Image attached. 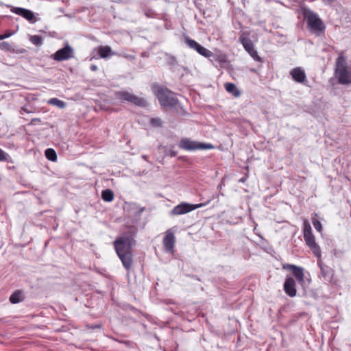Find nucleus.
Masks as SVG:
<instances>
[{"label": "nucleus", "instance_id": "nucleus-3", "mask_svg": "<svg viewBox=\"0 0 351 351\" xmlns=\"http://www.w3.org/2000/svg\"><path fill=\"white\" fill-rule=\"evenodd\" d=\"M178 147L186 151H195L197 149H211L215 147L211 143H206L192 141L188 138H182L179 143Z\"/></svg>", "mask_w": 351, "mask_h": 351}, {"label": "nucleus", "instance_id": "nucleus-34", "mask_svg": "<svg viewBox=\"0 0 351 351\" xmlns=\"http://www.w3.org/2000/svg\"><path fill=\"white\" fill-rule=\"evenodd\" d=\"M11 35H12V33H10V32L5 33L4 34H1L0 35V40L7 38L10 37Z\"/></svg>", "mask_w": 351, "mask_h": 351}, {"label": "nucleus", "instance_id": "nucleus-30", "mask_svg": "<svg viewBox=\"0 0 351 351\" xmlns=\"http://www.w3.org/2000/svg\"><path fill=\"white\" fill-rule=\"evenodd\" d=\"M10 158L9 154L5 153L0 148V161H8Z\"/></svg>", "mask_w": 351, "mask_h": 351}, {"label": "nucleus", "instance_id": "nucleus-36", "mask_svg": "<svg viewBox=\"0 0 351 351\" xmlns=\"http://www.w3.org/2000/svg\"><path fill=\"white\" fill-rule=\"evenodd\" d=\"M21 110H23V111H24V112H27V113H31V112H32V110H29L27 108V106H25L21 108Z\"/></svg>", "mask_w": 351, "mask_h": 351}, {"label": "nucleus", "instance_id": "nucleus-31", "mask_svg": "<svg viewBox=\"0 0 351 351\" xmlns=\"http://www.w3.org/2000/svg\"><path fill=\"white\" fill-rule=\"evenodd\" d=\"M119 56H121V57H123L129 60H135L136 57L134 55H132V54H128V53H121L119 54H118Z\"/></svg>", "mask_w": 351, "mask_h": 351}, {"label": "nucleus", "instance_id": "nucleus-35", "mask_svg": "<svg viewBox=\"0 0 351 351\" xmlns=\"http://www.w3.org/2000/svg\"><path fill=\"white\" fill-rule=\"evenodd\" d=\"M41 123V120H40V119H39V118H34V119H32L31 120V123H31L32 125H33V124H36V123Z\"/></svg>", "mask_w": 351, "mask_h": 351}, {"label": "nucleus", "instance_id": "nucleus-40", "mask_svg": "<svg viewBox=\"0 0 351 351\" xmlns=\"http://www.w3.org/2000/svg\"><path fill=\"white\" fill-rule=\"evenodd\" d=\"M244 181H245V178H241V179L239 180V182H243Z\"/></svg>", "mask_w": 351, "mask_h": 351}, {"label": "nucleus", "instance_id": "nucleus-25", "mask_svg": "<svg viewBox=\"0 0 351 351\" xmlns=\"http://www.w3.org/2000/svg\"><path fill=\"white\" fill-rule=\"evenodd\" d=\"M30 41L36 46H40L43 44L41 36L38 35L32 36L30 37Z\"/></svg>", "mask_w": 351, "mask_h": 351}, {"label": "nucleus", "instance_id": "nucleus-16", "mask_svg": "<svg viewBox=\"0 0 351 351\" xmlns=\"http://www.w3.org/2000/svg\"><path fill=\"white\" fill-rule=\"evenodd\" d=\"M296 283L295 280L291 277H287L284 283V290L287 295L290 297L296 295Z\"/></svg>", "mask_w": 351, "mask_h": 351}, {"label": "nucleus", "instance_id": "nucleus-8", "mask_svg": "<svg viewBox=\"0 0 351 351\" xmlns=\"http://www.w3.org/2000/svg\"><path fill=\"white\" fill-rule=\"evenodd\" d=\"M317 265L320 269L319 277H322L325 281L332 282L335 274L334 270L329 266L324 264L322 261L321 257L318 258Z\"/></svg>", "mask_w": 351, "mask_h": 351}, {"label": "nucleus", "instance_id": "nucleus-26", "mask_svg": "<svg viewBox=\"0 0 351 351\" xmlns=\"http://www.w3.org/2000/svg\"><path fill=\"white\" fill-rule=\"evenodd\" d=\"M150 124L153 126V127H156V128H161L162 127V120L160 119V118H152L151 120H150Z\"/></svg>", "mask_w": 351, "mask_h": 351}, {"label": "nucleus", "instance_id": "nucleus-2", "mask_svg": "<svg viewBox=\"0 0 351 351\" xmlns=\"http://www.w3.org/2000/svg\"><path fill=\"white\" fill-rule=\"evenodd\" d=\"M157 98L161 106L171 108H176L178 106V100L175 94L167 88H159L156 93Z\"/></svg>", "mask_w": 351, "mask_h": 351}, {"label": "nucleus", "instance_id": "nucleus-23", "mask_svg": "<svg viewBox=\"0 0 351 351\" xmlns=\"http://www.w3.org/2000/svg\"><path fill=\"white\" fill-rule=\"evenodd\" d=\"M48 104L56 106L60 109H63L66 107V103L58 98H51L48 101Z\"/></svg>", "mask_w": 351, "mask_h": 351}, {"label": "nucleus", "instance_id": "nucleus-22", "mask_svg": "<svg viewBox=\"0 0 351 351\" xmlns=\"http://www.w3.org/2000/svg\"><path fill=\"white\" fill-rule=\"evenodd\" d=\"M45 154L46 158L52 162H55L57 160V154L53 149L48 148L45 150Z\"/></svg>", "mask_w": 351, "mask_h": 351}, {"label": "nucleus", "instance_id": "nucleus-4", "mask_svg": "<svg viewBox=\"0 0 351 351\" xmlns=\"http://www.w3.org/2000/svg\"><path fill=\"white\" fill-rule=\"evenodd\" d=\"M306 23L308 27L314 32L324 31L325 25L318 15L312 11L308 10L305 13Z\"/></svg>", "mask_w": 351, "mask_h": 351}, {"label": "nucleus", "instance_id": "nucleus-32", "mask_svg": "<svg viewBox=\"0 0 351 351\" xmlns=\"http://www.w3.org/2000/svg\"><path fill=\"white\" fill-rule=\"evenodd\" d=\"M167 155H169L171 157H175L178 154V152L174 150V145L171 146L170 149L168 150Z\"/></svg>", "mask_w": 351, "mask_h": 351}, {"label": "nucleus", "instance_id": "nucleus-6", "mask_svg": "<svg viewBox=\"0 0 351 351\" xmlns=\"http://www.w3.org/2000/svg\"><path fill=\"white\" fill-rule=\"evenodd\" d=\"M74 57L73 49L66 43L64 47L58 49L55 53L51 56V58L58 62L67 60Z\"/></svg>", "mask_w": 351, "mask_h": 351}, {"label": "nucleus", "instance_id": "nucleus-14", "mask_svg": "<svg viewBox=\"0 0 351 351\" xmlns=\"http://www.w3.org/2000/svg\"><path fill=\"white\" fill-rule=\"evenodd\" d=\"M11 11L16 14L23 16L32 23H34L36 21L34 13L29 10L23 8L13 7L11 9Z\"/></svg>", "mask_w": 351, "mask_h": 351}, {"label": "nucleus", "instance_id": "nucleus-29", "mask_svg": "<svg viewBox=\"0 0 351 351\" xmlns=\"http://www.w3.org/2000/svg\"><path fill=\"white\" fill-rule=\"evenodd\" d=\"M312 223L314 226V228L319 232H321L322 229V226L320 221H319L317 219L313 218L312 219Z\"/></svg>", "mask_w": 351, "mask_h": 351}, {"label": "nucleus", "instance_id": "nucleus-13", "mask_svg": "<svg viewBox=\"0 0 351 351\" xmlns=\"http://www.w3.org/2000/svg\"><path fill=\"white\" fill-rule=\"evenodd\" d=\"M335 76L341 84H351V71L346 68L335 70Z\"/></svg>", "mask_w": 351, "mask_h": 351}, {"label": "nucleus", "instance_id": "nucleus-5", "mask_svg": "<svg viewBox=\"0 0 351 351\" xmlns=\"http://www.w3.org/2000/svg\"><path fill=\"white\" fill-rule=\"evenodd\" d=\"M116 95L118 99L122 101H127L141 107H145L147 106V101L144 99L128 91L117 92Z\"/></svg>", "mask_w": 351, "mask_h": 351}, {"label": "nucleus", "instance_id": "nucleus-42", "mask_svg": "<svg viewBox=\"0 0 351 351\" xmlns=\"http://www.w3.org/2000/svg\"><path fill=\"white\" fill-rule=\"evenodd\" d=\"M23 51H25V49H23L22 51H21V53H23Z\"/></svg>", "mask_w": 351, "mask_h": 351}, {"label": "nucleus", "instance_id": "nucleus-7", "mask_svg": "<svg viewBox=\"0 0 351 351\" xmlns=\"http://www.w3.org/2000/svg\"><path fill=\"white\" fill-rule=\"evenodd\" d=\"M202 204H191L186 202H182L176 206L171 210V215H180L186 214L196 208L202 207Z\"/></svg>", "mask_w": 351, "mask_h": 351}, {"label": "nucleus", "instance_id": "nucleus-18", "mask_svg": "<svg viewBox=\"0 0 351 351\" xmlns=\"http://www.w3.org/2000/svg\"><path fill=\"white\" fill-rule=\"evenodd\" d=\"M98 54L101 58H108L112 56L117 55V53L112 51L109 46H99L98 47Z\"/></svg>", "mask_w": 351, "mask_h": 351}, {"label": "nucleus", "instance_id": "nucleus-37", "mask_svg": "<svg viewBox=\"0 0 351 351\" xmlns=\"http://www.w3.org/2000/svg\"><path fill=\"white\" fill-rule=\"evenodd\" d=\"M90 68V70L93 71H96L98 69L97 66L95 64H92Z\"/></svg>", "mask_w": 351, "mask_h": 351}, {"label": "nucleus", "instance_id": "nucleus-1", "mask_svg": "<svg viewBox=\"0 0 351 351\" xmlns=\"http://www.w3.org/2000/svg\"><path fill=\"white\" fill-rule=\"evenodd\" d=\"M136 229L130 227L127 233L123 234L113 242L116 252L123 267L128 271L132 267L133 263L132 248L136 243L134 239Z\"/></svg>", "mask_w": 351, "mask_h": 351}, {"label": "nucleus", "instance_id": "nucleus-41", "mask_svg": "<svg viewBox=\"0 0 351 351\" xmlns=\"http://www.w3.org/2000/svg\"><path fill=\"white\" fill-rule=\"evenodd\" d=\"M94 328H100V326H99V325H96V326H95V327H94Z\"/></svg>", "mask_w": 351, "mask_h": 351}, {"label": "nucleus", "instance_id": "nucleus-28", "mask_svg": "<svg viewBox=\"0 0 351 351\" xmlns=\"http://www.w3.org/2000/svg\"><path fill=\"white\" fill-rule=\"evenodd\" d=\"M0 49L10 51L12 50V46L8 42H2L0 43Z\"/></svg>", "mask_w": 351, "mask_h": 351}, {"label": "nucleus", "instance_id": "nucleus-38", "mask_svg": "<svg viewBox=\"0 0 351 351\" xmlns=\"http://www.w3.org/2000/svg\"><path fill=\"white\" fill-rule=\"evenodd\" d=\"M324 3H330L332 2L334 0H322Z\"/></svg>", "mask_w": 351, "mask_h": 351}, {"label": "nucleus", "instance_id": "nucleus-43", "mask_svg": "<svg viewBox=\"0 0 351 351\" xmlns=\"http://www.w3.org/2000/svg\"><path fill=\"white\" fill-rule=\"evenodd\" d=\"M349 68H350V69L351 70V62H350V67H349Z\"/></svg>", "mask_w": 351, "mask_h": 351}, {"label": "nucleus", "instance_id": "nucleus-24", "mask_svg": "<svg viewBox=\"0 0 351 351\" xmlns=\"http://www.w3.org/2000/svg\"><path fill=\"white\" fill-rule=\"evenodd\" d=\"M10 301L12 304H17L21 301V293L19 291H15L10 297Z\"/></svg>", "mask_w": 351, "mask_h": 351}, {"label": "nucleus", "instance_id": "nucleus-12", "mask_svg": "<svg viewBox=\"0 0 351 351\" xmlns=\"http://www.w3.org/2000/svg\"><path fill=\"white\" fill-rule=\"evenodd\" d=\"M306 244L311 248L313 254L317 258L321 257V250L319 246L316 243L315 237L312 234L304 235Z\"/></svg>", "mask_w": 351, "mask_h": 351}, {"label": "nucleus", "instance_id": "nucleus-19", "mask_svg": "<svg viewBox=\"0 0 351 351\" xmlns=\"http://www.w3.org/2000/svg\"><path fill=\"white\" fill-rule=\"evenodd\" d=\"M225 89L227 92L229 93H231L234 97H239L241 95L240 91L237 89L236 85L233 83H226L225 85Z\"/></svg>", "mask_w": 351, "mask_h": 351}, {"label": "nucleus", "instance_id": "nucleus-39", "mask_svg": "<svg viewBox=\"0 0 351 351\" xmlns=\"http://www.w3.org/2000/svg\"><path fill=\"white\" fill-rule=\"evenodd\" d=\"M142 158H143L145 160H147V156L143 155V156H142Z\"/></svg>", "mask_w": 351, "mask_h": 351}, {"label": "nucleus", "instance_id": "nucleus-15", "mask_svg": "<svg viewBox=\"0 0 351 351\" xmlns=\"http://www.w3.org/2000/svg\"><path fill=\"white\" fill-rule=\"evenodd\" d=\"M284 268L290 269L298 282L302 285V283L304 282V269L302 267L296 266L295 265L287 264L286 266H284Z\"/></svg>", "mask_w": 351, "mask_h": 351}, {"label": "nucleus", "instance_id": "nucleus-33", "mask_svg": "<svg viewBox=\"0 0 351 351\" xmlns=\"http://www.w3.org/2000/svg\"><path fill=\"white\" fill-rule=\"evenodd\" d=\"M168 63L170 65H175L177 64V60L174 56H170L168 58Z\"/></svg>", "mask_w": 351, "mask_h": 351}, {"label": "nucleus", "instance_id": "nucleus-21", "mask_svg": "<svg viewBox=\"0 0 351 351\" xmlns=\"http://www.w3.org/2000/svg\"><path fill=\"white\" fill-rule=\"evenodd\" d=\"M335 66H336L335 70H339V69H341L342 68L347 67L346 60L343 56H342V55L339 56V57L336 60Z\"/></svg>", "mask_w": 351, "mask_h": 351}, {"label": "nucleus", "instance_id": "nucleus-9", "mask_svg": "<svg viewBox=\"0 0 351 351\" xmlns=\"http://www.w3.org/2000/svg\"><path fill=\"white\" fill-rule=\"evenodd\" d=\"M185 43L191 49H195L197 52H198L200 55L203 56L206 58H209L212 56L213 53L199 45L198 43H197L195 40L191 39L190 38L187 37L185 38Z\"/></svg>", "mask_w": 351, "mask_h": 351}, {"label": "nucleus", "instance_id": "nucleus-10", "mask_svg": "<svg viewBox=\"0 0 351 351\" xmlns=\"http://www.w3.org/2000/svg\"><path fill=\"white\" fill-rule=\"evenodd\" d=\"M239 41L243 46L245 51H247L254 59L258 58V53L254 49V44L250 38L244 36L243 34L239 36Z\"/></svg>", "mask_w": 351, "mask_h": 351}, {"label": "nucleus", "instance_id": "nucleus-20", "mask_svg": "<svg viewBox=\"0 0 351 351\" xmlns=\"http://www.w3.org/2000/svg\"><path fill=\"white\" fill-rule=\"evenodd\" d=\"M114 193L110 189H105L101 192V198L104 201L110 202L114 199Z\"/></svg>", "mask_w": 351, "mask_h": 351}, {"label": "nucleus", "instance_id": "nucleus-27", "mask_svg": "<svg viewBox=\"0 0 351 351\" xmlns=\"http://www.w3.org/2000/svg\"><path fill=\"white\" fill-rule=\"evenodd\" d=\"M312 233V229L310 223L307 221H305L304 223V235Z\"/></svg>", "mask_w": 351, "mask_h": 351}, {"label": "nucleus", "instance_id": "nucleus-11", "mask_svg": "<svg viewBox=\"0 0 351 351\" xmlns=\"http://www.w3.org/2000/svg\"><path fill=\"white\" fill-rule=\"evenodd\" d=\"M163 246L166 252L173 253L176 243V237L171 230H168L162 240Z\"/></svg>", "mask_w": 351, "mask_h": 351}, {"label": "nucleus", "instance_id": "nucleus-17", "mask_svg": "<svg viewBox=\"0 0 351 351\" xmlns=\"http://www.w3.org/2000/svg\"><path fill=\"white\" fill-rule=\"evenodd\" d=\"M290 75L293 79L298 83H305L307 82L306 76L304 71L300 67H296L290 71Z\"/></svg>", "mask_w": 351, "mask_h": 351}]
</instances>
